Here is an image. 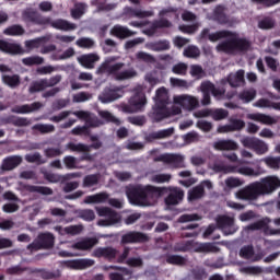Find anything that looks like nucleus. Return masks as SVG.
Listing matches in <instances>:
<instances>
[{"instance_id":"obj_1","label":"nucleus","mask_w":280,"mask_h":280,"mask_svg":"<svg viewBox=\"0 0 280 280\" xmlns=\"http://www.w3.org/2000/svg\"><path fill=\"white\" fill-rule=\"evenodd\" d=\"M201 38H208L210 43H218L222 38H226V42L220 43L217 46V51L223 54H237V51H248L250 49V42L244 38H238L237 34L229 31H218L210 33L209 28H203L200 33Z\"/></svg>"},{"instance_id":"obj_2","label":"nucleus","mask_w":280,"mask_h":280,"mask_svg":"<svg viewBox=\"0 0 280 280\" xmlns=\"http://www.w3.org/2000/svg\"><path fill=\"white\" fill-rule=\"evenodd\" d=\"M279 187L280 178L271 175L240 189L235 192V198L237 200L253 202L254 200H258L259 196H270V194H275Z\"/></svg>"},{"instance_id":"obj_3","label":"nucleus","mask_w":280,"mask_h":280,"mask_svg":"<svg viewBox=\"0 0 280 280\" xmlns=\"http://www.w3.org/2000/svg\"><path fill=\"white\" fill-rule=\"evenodd\" d=\"M144 82L147 83L136 86V95L130 98L128 105L122 106L124 113H141V110L145 108V104H148L145 93H152V89H154L156 84H161V79L159 78V73L153 71L144 75Z\"/></svg>"},{"instance_id":"obj_4","label":"nucleus","mask_w":280,"mask_h":280,"mask_svg":"<svg viewBox=\"0 0 280 280\" xmlns=\"http://www.w3.org/2000/svg\"><path fill=\"white\" fill-rule=\"evenodd\" d=\"M126 196L131 205L152 207L156 205V200L161 197V188L152 185L129 186L126 188Z\"/></svg>"},{"instance_id":"obj_5","label":"nucleus","mask_w":280,"mask_h":280,"mask_svg":"<svg viewBox=\"0 0 280 280\" xmlns=\"http://www.w3.org/2000/svg\"><path fill=\"white\" fill-rule=\"evenodd\" d=\"M115 60H117L116 57H108L105 59V61L97 68L96 73L113 75L114 80L118 81L132 80V78H137V70L130 68L121 71V69H124V62L113 63Z\"/></svg>"},{"instance_id":"obj_6","label":"nucleus","mask_w":280,"mask_h":280,"mask_svg":"<svg viewBox=\"0 0 280 280\" xmlns=\"http://www.w3.org/2000/svg\"><path fill=\"white\" fill-rule=\"evenodd\" d=\"M154 100L155 107L151 114L152 119H154V121H161L165 119V117H170V115H172V110L167 109V104H170V92L162 86L156 90Z\"/></svg>"},{"instance_id":"obj_7","label":"nucleus","mask_w":280,"mask_h":280,"mask_svg":"<svg viewBox=\"0 0 280 280\" xmlns=\"http://www.w3.org/2000/svg\"><path fill=\"white\" fill-rule=\"evenodd\" d=\"M200 105V102L198 101V97L189 94H179L173 96V106L171 109V115H180L184 110H196L198 106Z\"/></svg>"},{"instance_id":"obj_8","label":"nucleus","mask_w":280,"mask_h":280,"mask_svg":"<svg viewBox=\"0 0 280 280\" xmlns=\"http://www.w3.org/2000/svg\"><path fill=\"white\" fill-rule=\"evenodd\" d=\"M212 170H214V172H229L231 174H242V176H253L254 178L266 174V170L259 166L255 170L249 166H230L228 168H224V166L222 165H214Z\"/></svg>"},{"instance_id":"obj_9","label":"nucleus","mask_w":280,"mask_h":280,"mask_svg":"<svg viewBox=\"0 0 280 280\" xmlns=\"http://www.w3.org/2000/svg\"><path fill=\"white\" fill-rule=\"evenodd\" d=\"M96 212L100 218H104L97 221L98 226H114V224H119L121 222V215L115 210L108 207H96Z\"/></svg>"},{"instance_id":"obj_10","label":"nucleus","mask_w":280,"mask_h":280,"mask_svg":"<svg viewBox=\"0 0 280 280\" xmlns=\"http://www.w3.org/2000/svg\"><path fill=\"white\" fill-rule=\"evenodd\" d=\"M200 91L203 93V98L201 101L202 106H209V104H211V96L209 93H212L213 97L217 100H222L224 97V89L215 88V85L209 81L201 83Z\"/></svg>"},{"instance_id":"obj_11","label":"nucleus","mask_w":280,"mask_h":280,"mask_svg":"<svg viewBox=\"0 0 280 280\" xmlns=\"http://www.w3.org/2000/svg\"><path fill=\"white\" fill-rule=\"evenodd\" d=\"M270 219L266 218L246 228L247 231H264L265 235H280V229L270 226Z\"/></svg>"},{"instance_id":"obj_12","label":"nucleus","mask_w":280,"mask_h":280,"mask_svg":"<svg viewBox=\"0 0 280 280\" xmlns=\"http://www.w3.org/2000/svg\"><path fill=\"white\" fill-rule=\"evenodd\" d=\"M119 97H124V88H106L98 96V100L102 104H110V102H115Z\"/></svg>"},{"instance_id":"obj_13","label":"nucleus","mask_w":280,"mask_h":280,"mask_svg":"<svg viewBox=\"0 0 280 280\" xmlns=\"http://www.w3.org/2000/svg\"><path fill=\"white\" fill-rule=\"evenodd\" d=\"M217 224L219 229L224 233V235H233V233L237 232V228L235 226V219L226 215L219 217L217 220Z\"/></svg>"},{"instance_id":"obj_14","label":"nucleus","mask_w":280,"mask_h":280,"mask_svg":"<svg viewBox=\"0 0 280 280\" xmlns=\"http://www.w3.org/2000/svg\"><path fill=\"white\" fill-rule=\"evenodd\" d=\"M55 237L51 233H44L38 236V238L27 246V248H34L38 250L40 248H51L54 246Z\"/></svg>"},{"instance_id":"obj_15","label":"nucleus","mask_w":280,"mask_h":280,"mask_svg":"<svg viewBox=\"0 0 280 280\" xmlns=\"http://www.w3.org/2000/svg\"><path fill=\"white\" fill-rule=\"evenodd\" d=\"M162 161L173 167H185V155L167 153L162 155Z\"/></svg>"},{"instance_id":"obj_16","label":"nucleus","mask_w":280,"mask_h":280,"mask_svg":"<svg viewBox=\"0 0 280 280\" xmlns=\"http://www.w3.org/2000/svg\"><path fill=\"white\" fill-rule=\"evenodd\" d=\"M55 231L59 234V235H80V233L82 231H84V226H82V224H79V225H69V226H66V228H62L60 225H57L54 228Z\"/></svg>"},{"instance_id":"obj_17","label":"nucleus","mask_w":280,"mask_h":280,"mask_svg":"<svg viewBox=\"0 0 280 280\" xmlns=\"http://www.w3.org/2000/svg\"><path fill=\"white\" fill-rule=\"evenodd\" d=\"M185 197V192L180 188H170V194L165 199L167 207L178 205L180 200Z\"/></svg>"},{"instance_id":"obj_18","label":"nucleus","mask_w":280,"mask_h":280,"mask_svg":"<svg viewBox=\"0 0 280 280\" xmlns=\"http://www.w3.org/2000/svg\"><path fill=\"white\" fill-rule=\"evenodd\" d=\"M246 117L252 121H258L259 124H264L265 126H272V124H277V119L275 117L268 116L266 114H247Z\"/></svg>"},{"instance_id":"obj_19","label":"nucleus","mask_w":280,"mask_h":280,"mask_svg":"<svg viewBox=\"0 0 280 280\" xmlns=\"http://www.w3.org/2000/svg\"><path fill=\"white\" fill-rule=\"evenodd\" d=\"M22 162L23 158L19 155L5 158L2 162L1 170H3L4 172H10L11 170H14V167H19Z\"/></svg>"},{"instance_id":"obj_20","label":"nucleus","mask_w":280,"mask_h":280,"mask_svg":"<svg viewBox=\"0 0 280 280\" xmlns=\"http://www.w3.org/2000/svg\"><path fill=\"white\" fill-rule=\"evenodd\" d=\"M100 60V56L97 54H88V55H82L81 57L78 58V61L82 67L85 69H93L95 67V62Z\"/></svg>"},{"instance_id":"obj_21","label":"nucleus","mask_w":280,"mask_h":280,"mask_svg":"<svg viewBox=\"0 0 280 280\" xmlns=\"http://www.w3.org/2000/svg\"><path fill=\"white\" fill-rule=\"evenodd\" d=\"M122 244H132V242H148V235L140 232H129L122 235Z\"/></svg>"},{"instance_id":"obj_22","label":"nucleus","mask_w":280,"mask_h":280,"mask_svg":"<svg viewBox=\"0 0 280 280\" xmlns=\"http://www.w3.org/2000/svg\"><path fill=\"white\" fill-rule=\"evenodd\" d=\"M0 49L1 51H4V54H23V48H21V45L1 40L0 39Z\"/></svg>"},{"instance_id":"obj_23","label":"nucleus","mask_w":280,"mask_h":280,"mask_svg":"<svg viewBox=\"0 0 280 280\" xmlns=\"http://www.w3.org/2000/svg\"><path fill=\"white\" fill-rule=\"evenodd\" d=\"M55 30H61V32H73L77 30V25L66 20H55L50 23Z\"/></svg>"},{"instance_id":"obj_24","label":"nucleus","mask_w":280,"mask_h":280,"mask_svg":"<svg viewBox=\"0 0 280 280\" xmlns=\"http://www.w3.org/2000/svg\"><path fill=\"white\" fill-rule=\"evenodd\" d=\"M110 34L112 36H116V38H129V36H135V32L121 25H115L110 30Z\"/></svg>"},{"instance_id":"obj_25","label":"nucleus","mask_w":280,"mask_h":280,"mask_svg":"<svg viewBox=\"0 0 280 280\" xmlns=\"http://www.w3.org/2000/svg\"><path fill=\"white\" fill-rule=\"evenodd\" d=\"M214 150H237L240 145L233 140H217L213 142Z\"/></svg>"},{"instance_id":"obj_26","label":"nucleus","mask_w":280,"mask_h":280,"mask_svg":"<svg viewBox=\"0 0 280 280\" xmlns=\"http://www.w3.org/2000/svg\"><path fill=\"white\" fill-rule=\"evenodd\" d=\"M108 200V194L100 192L95 195H91L85 197L84 203L85 205H102Z\"/></svg>"},{"instance_id":"obj_27","label":"nucleus","mask_w":280,"mask_h":280,"mask_svg":"<svg viewBox=\"0 0 280 280\" xmlns=\"http://www.w3.org/2000/svg\"><path fill=\"white\" fill-rule=\"evenodd\" d=\"M97 244V238H85L72 245L74 250H91Z\"/></svg>"},{"instance_id":"obj_28","label":"nucleus","mask_w":280,"mask_h":280,"mask_svg":"<svg viewBox=\"0 0 280 280\" xmlns=\"http://www.w3.org/2000/svg\"><path fill=\"white\" fill-rule=\"evenodd\" d=\"M24 21H30L31 23H37L38 25H47L49 23V18H38L36 12L25 11L23 13Z\"/></svg>"},{"instance_id":"obj_29","label":"nucleus","mask_w":280,"mask_h":280,"mask_svg":"<svg viewBox=\"0 0 280 280\" xmlns=\"http://www.w3.org/2000/svg\"><path fill=\"white\" fill-rule=\"evenodd\" d=\"M125 14L127 16L133 18L136 16L137 19H148V16H153L154 12L152 11H143L141 9H131V8H126L125 9Z\"/></svg>"},{"instance_id":"obj_30","label":"nucleus","mask_w":280,"mask_h":280,"mask_svg":"<svg viewBox=\"0 0 280 280\" xmlns=\"http://www.w3.org/2000/svg\"><path fill=\"white\" fill-rule=\"evenodd\" d=\"M38 108H43V104L40 102H36L31 105L18 106L13 108V113L25 115L27 113H34V110H38Z\"/></svg>"},{"instance_id":"obj_31","label":"nucleus","mask_w":280,"mask_h":280,"mask_svg":"<svg viewBox=\"0 0 280 280\" xmlns=\"http://www.w3.org/2000/svg\"><path fill=\"white\" fill-rule=\"evenodd\" d=\"M145 48L151 51H167L170 49V43L167 40L147 43Z\"/></svg>"},{"instance_id":"obj_32","label":"nucleus","mask_w":280,"mask_h":280,"mask_svg":"<svg viewBox=\"0 0 280 280\" xmlns=\"http://www.w3.org/2000/svg\"><path fill=\"white\" fill-rule=\"evenodd\" d=\"M228 81L231 86H242L244 84V70L230 74Z\"/></svg>"},{"instance_id":"obj_33","label":"nucleus","mask_w":280,"mask_h":280,"mask_svg":"<svg viewBox=\"0 0 280 280\" xmlns=\"http://www.w3.org/2000/svg\"><path fill=\"white\" fill-rule=\"evenodd\" d=\"M238 97L240 100H242V102H244V104H248L253 102L255 97H257V91H255L254 89L244 90L242 93H240Z\"/></svg>"},{"instance_id":"obj_34","label":"nucleus","mask_w":280,"mask_h":280,"mask_svg":"<svg viewBox=\"0 0 280 280\" xmlns=\"http://www.w3.org/2000/svg\"><path fill=\"white\" fill-rule=\"evenodd\" d=\"M110 280H126L130 279V271L128 269L118 268L117 271L109 275Z\"/></svg>"},{"instance_id":"obj_35","label":"nucleus","mask_w":280,"mask_h":280,"mask_svg":"<svg viewBox=\"0 0 280 280\" xmlns=\"http://www.w3.org/2000/svg\"><path fill=\"white\" fill-rule=\"evenodd\" d=\"M150 180L151 183H156L158 185H161L163 183H170V180H172V175L158 173V174L151 175Z\"/></svg>"},{"instance_id":"obj_36","label":"nucleus","mask_w":280,"mask_h":280,"mask_svg":"<svg viewBox=\"0 0 280 280\" xmlns=\"http://www.w3.org/2000/svg\"><path fill=\"white\" fill-rule=\"evenodd\" d=\"M202 196H205V190L202 189V186H197L188 191L189 202L194 200H200Z\"/></svg>"},{"instance_id":"obj_37","label":"nucleus","mask_w":280,"mask_h":280,"mask_svg":"<svg viewBox=\"0 0 280 280\" xmlns=\"http://www.w3.org/2000/svg\"><path fill=\"white\" fill-rule=\"evenodd\" d=\"M45 89H48L47 79H42L31 84L30 93H39V91H45Z\"/></svg>"},{"instance_id":"obj_38","label":"nucleus","mask_w":280,"mask_h":280,"mask_svg":"<svg viewBox=\"0 0 280 280\" xmlns=\"http://www.w3.org/2000/svg\"><path fill=\"white\" fill-rule=\"evenodd\" d=\"M262 162L270 170H280V156H267L262 159Z\"/></svg>"},{"instance_id":"obj_39","label":"nucleus","mask_w":280,"mask_h":280,"mask_svg":"<svg viewBox=\"0 0 280 280\" xmlns=\"http://www.w3.org/2000/svg\"><path fill=\"white\" fill-rule=\"evenodd\" d=\"M213 20L224 25L228 23L226 15L224 14V7L219 5L214 9Z\"/></svg>"},{"instance_id":"obj_40","label":"nucleus","mask_w":280,"mask_h":280,"mask_svg":"<svg viewBox=\"0 0 280 280\" xmlns=\"http://www.w3.org/2000/svg\"><path fill=\"white\" fill-rule=\"evenodd\" d=\"M253 150H254V152H256V154H259V155L266 154L269 150L268 143H266L264 140L257 138Z\"/></svg>"},{"instance_id":"obj_41","label":"nucleus","mask_w":280,"mask_h":280,"mask_svg":"<svg viewBox=\"0 0 280 280\" xmlns=\"http://www.w3.org/2000/svg\"><path fill=\"white\" fill-rule=\"evenodd\" d=\"M66 150H70L71 152H89V150H91V147L82 143L75 144L73 142H69L66 145Z\"/></svg>"},{"instance_id":"obj_42","label":"nucleus","mask_w":280,"mask_h":280,"mask_svg":"<svg viewBox=\"0 0 280 280\" xmlns=\"http://www.w3.org/2000/svg\"><path fill=\"white\" fill-rule=\"evenodd\" d=\"M100 183V175H88L83 178V187L91 189Z\"/></svg>"},{"instance_id":"obj_43","label":"nucleus","mask_w":280,"mask_h":280,"mask_svg":"<svg viewBox=\"0 0 280 280\" xmlns=\"http://www.w3.org/2000/svg\"><path fill=\"white\" fill-rule=\"evenodd\" d=\"M7 36H23L25 30L20 25H13L4 30L3 32Z\"/></svg>"},{"instance_id":"obj_44","label":"nucleus","mask_w":280,"mask_h":280,"mask_svg":"<svg viewBox=\"0 0 280 280\" xmlns=\"http://www.w3.org/2000/svg\"><path fill=\"white\" fill-rule=\"evenodd\" d=\"M211 117L214 121H222L229 117V112L222 108L211 109Z\"/></svg>"},{"instance_id":"obj_45","label":"nucleus","mask_w":280,"mask_h":280,"mask_svg":"<svg viewBox=\"0 0 280 280\" xmlns=\"http://www.w3.org/2000/svg\"><path fill=\"white\" fill-rule=\"evenodd\" d=\"M95 265V260L93 259H79L71 262L72 268H91V266Z\"/></svg>"},{"instance_id":"obj_46","label":"nucleus","mask_w":280,"mask_h":280,"mask_svg":"<svg viewBox=\"0 0 280 280\" xmlns=\"http://www.w3.org/2000/svg\"><path fill=\"white\" fill-rule=\"evenodd\" d=\"M75 45L83 49H93V47H95V40L89 37H81L75 42Z\"/></svg>"},{"instance_id":"obj_47","label":"nucleus","mask_w":280,"mask_h":280,"mask_svg":"<svg viewBox=\"0 0 280 280\" xmlns=\"http://www.w3.org/2000/svg\"><path fill=\"white\" fill-rule=\"evenodd\" d=\"M22 62L26 67H34V65H43V62H45V59L40 56H32L22 59Z\"/></svg>"},{"instance_id":"obj_48","label":"nucleus","mask_w":280,"mask_h":280,"mask_svg":"<svg viewBox=\"0 0 280 280\" xmlns=\"http://www.w3.org/2000/svg\"><path fill=\"white\" fill-rule=\"evenodd\" d=\"M2 80H3L4 84L10 86L11 89H14V86H19V84L21 82V79L16 74H14V75H3Z\"/></svg>"},{"instance_id":"obj_49","label":"nucleus","mask_w":280,"mask_h":280,"mask_svg":"<svg viewBox=\"0 0 280 280\" xmlns=\"http://www.w3.org/2000/svg\"><path fill=\"white\" fill-rule=\"evenodd\" d=\"M27 191L43 194L44 196H51L54 191L50 188L43 187V186H27Z\"/></svg>"},{"instance_id":"obj_50","label":"nucleus","mask_w":280,"mask_h":280,"mask_svg":"<svg viewBox=\"0 0 280 280\" xmlns=\"http://www.w3.org/2000/svg\"><path fill=\"white\" fill-rule=\"evenodd\" d=\"M86 12V4L84 3H77L74 8L71 10V16L72 19H80L82 14Z\"/></svg>"},{"instance_id":"obj_51","label":"nucleus","mask_w":280,"mask_h":280,"mask_svg":"<svg viewBox=\"0 0 280 280\" xmlns=\"http://www.w3.org/2000/svg\"><path fill=\"white\" fill-rule=\"evenodd\" d=\"M242 185H244V180L241 178L229 177L225 179V187H228V189H235L237 187H242Z\"/></svg>"},{"instance_id":"obj_52","label":"nucleus","mask_w":280,"mask_h":280,"mask_svg":"<svg viewBox=\"0 0 280 280\" xmlns=\"http://www.w3.org/2000/svg\"><path fill=\"white\" fill-rule=\"evenodd\" d=\"M172 23H170V21L161 20L160 22H154L152 24V28L145 31L144 33H147L149 36H152V34H154V30H159V27H170Z\"/></svg>"},{"instance_id":"obj_53","label":"nucleus","mask_w":280,"mask_h":280,"mask_svg":"<svg viewBox=\"0 0 280 280\" xmlns=\"http://www.w3.org/2000/svg\"><path fill=\"white\" fill-rule=\"evenodd\" d=\"M230 126L232 127L233 132H237V131L242 130L244 128V126H246V122H244V120H242V119L232 117V118H230Z\"/></svg>"},{"instance_id":"obj_54","label":"nucleus","mask_w":280,"mask_h":280,"mask_svg":"<svg viewBox=\"0 0 280 280\" xmlns=\"http://www.w3.org/2000/svg\"><path fill=\"white\" fill-rule=\"evenodd\" d=\"M241 257H244V259H252L253 261H257L259 258H255L253 247L245 246L240 252Z\"/></svg>"},{"instance_id":"obj_55","label":"nucleus","mask_w":280,"mask_h":280,"mask_svg":"<svg viewBox=\"0 0 280 280\" xmlns=\"http://www.w3.org/2000/svg\"><path fill=\"white\" fill-rule=\"evenodd\" d=\"M172 135H174V127L162 129L158 132H154L153 137L155 139H167V137H172Z\"/></svg>"},{"instance_id":"obj_56","label":"nucleus","mask_w":280,"mask_h":280,"mask_svg":"<svg viewBox=\"0 0 280 280\" xmlns=\"http://www.w3.org/2000/svg\"><path fill=\"white\" fill-rule=\"evenodd\" d=\"M43 40H45V38H43V37L26 40L25 42V47L28 51H32V49H38V47H40Z\"/></svg>"},{"instance_id":"obj_57","label":"nucleus","mask_w":280,"mask_h":280,"mask_svg":"<svg viewBox=\"0 0 280 280\" xmlns=\"http://www.w3.org/2000/svg\"><path fill=\"white\" fill-rule=\"evenodd\" d=\"M184 56H186V58H198V56H200V49L196 46H188L184 50Z\"/></svg>"},{"instance_id":"obj_58","label":"nucleus","mask_w":280,"mask_h":280,"mask_svg":"<svg viewBox=\"0 0 280 280\" xmlns=\"http://www.w3.org/2000/svg\"><path fill=\"white\" fill-rule=\"evenodd\" d=\"M190 75L196 80H200L205 78V70H202V67L194 65L190 67Z\"/></svg>"},{"instance_id":"obj_59","label":"nucleus","mask_w":280,"mask_h":280,"mask_svg":"<svg viewBox=\"0 0 280 280\" xmlns=\"http://www.w3.org/2000/svg\"><path fill=\"white\" fill-rule=\"evenodd\" d=\"M257 138L255 137H243L241 143L243 148H248V150H254Z\"/></svg>"},{"instance_id":"obj_60","label":"nucleus","mask_w":280,"mask_h":280,"mask_svg":"<svg viewBox=\"0 0 280 280\" xmlns=\"http://www.w3.org/2000/svg\"><path fill=\"white\" fill-rule=\"evenodd\" d=\"M170 82L172 86H175L177 89H189V83L183 79L171 78Z\"/></svg>"},{"instance_id":"obj_61","label":"nucleus","mask_w":280,"mask_h":280,"mask_svg":"<svg viewBox=\"0 0 280 280\" xmlns=\"http://www.w3.org/2000/svg\"><path fill=\"white\" fill-rule=\"evenodd\" d=\"M173 73L176 75H185L187 73V63L179 62L172 68Z\"/></svg>"},{"instance_id":"obj_62","label":"nucleus","mask_w":280,"mask_h":280,"mask_svg":"<svg viewBox=\"0 0 280 280\" xmlns=\"http://www.w3.org/2000/svg\"><path fill=\"white\" fill-rule=\"evenodd\" d=\"M198 27H200V24L196 23L192 25H182V26H179V30L184 34H194V33L198 32Z\"/></svg>"},{"instance_id":"obj_63","label":"nucleus","mask_w":280,"mask_h":280,"mask_svg":"<svg viewBox=\"0 0 280 280\" xmlns=\"http://www.w3.org/2000/svg\"><path fill=\"white\" fill-rule=\"evenodd\" d=\"M136 58L138 60H142L143 62H155L154 56L144 52V51H139L136 54Z\"/></svg>"},{"instance_id":"obj_64","label":"nucleus","mask_w":280,"mask_h":280,"mask_svg":"<svg viewBox=\"0 0 280 280\" xmlns=\"http://www.w3.org/2000/svg\"><path fill=\"white\" fill-rule=\"evenodd\" d=\"M92 95L86 92H80L75 95H73V102L75 103H82V102H89L91 100Z\"/></svg>"}]
</instances>
